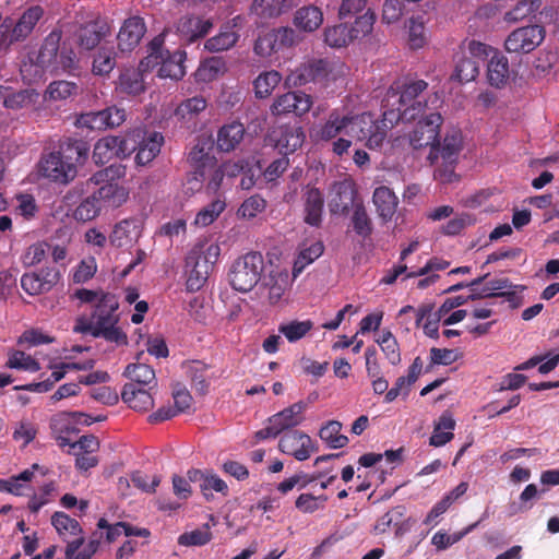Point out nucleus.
I'll use <instances>...</instances> for the list:
<instances>
[{"label": "nucleus", "instance_id": "50", "mask_svg": "<svg viewBox=\"0 0 559 559\" xmlns=\"http://www.w3.org/2000/svg\"><path fill=\"white\" fill-rule=\"evenodd\" d=\"M312 326L313 323L310 320H293L280 324L278 332L283 334L288 342L295 343L305 337L311 331Z\"/></svg>", "mask_w": 559, "mask_h": 559}, {"label": "nucleus", "instance_id": "47", "mask_svg": "<svg viewBox=\"0 0 559 559\" xmlns=\"http://www.w3.org/2000/svg\"><path fill=\"white\" fill-rule=\"evenodd\" d=\"M119 86L122 93L136 96L145 91L142 71L127 69L119 76Z\"/></svg>", "mask_w": 559, "mask_h": 559}, {"label": "nucleus", "instance_id": "61", "mask_svg": "<svg viewBox=\"0 0 559 559\" xmlns=\"http://www.w3.org/2000/svg\"><path fill=\"white\" fill-rule=\"evenodd\" d=\"M47 93L52 100H63L78 95L79 86L76 83L70 81H53L48 85Z\"/></svg>", "mask_w": 559, "mask_h": 559}, {"label": "nucleus", "instance_id": "33", "mask_svg": "<svg viewBox=\"0 0 559 559\" xmlns=\"http://www.w3.org/2000/svg\"><path fill=\"white\" fill-rule=\"evenodd\" d=\"M93 194L102 204V207L107 206L112 209L121 206L129 197V192L117 182L103 185L94 191Z\"/></svg>", "mask_w": 559, "mask_h": 559}, {"label": "nucleus", "instance_id": "34", "mask_svg": "<svg viewBox=\"0 0 559 559\" xmlns=\"http://www.w3.org/2000/svg\"><path fill=\"white\" fill-rule=\"evenodd\" d=\"M186 60V51L176 50L174 53L167 51V57L163 56L160 60V67L158 69V75L160 78H169L171 80H180L186 74V67L183 64Z\"/></svg>", "mask_w": 559, "mask_h": 559}, {"label": "nucleus", "instance_id": "25", "mask_svg": "<svg viewBox=\"0 0 559 559\" xmlns=\"http://www.w3.org/2000/svg\"><path fill=\"white\" fill-rule=\"evenodd\" d=\"M213 23L210 19L200 16H183L177 25L178 33L189 43L203 38L212 29Z\"/></svg>", "mask_w": 559, "mask_h": 559}, {"label": "nucleus", "instance_id": "45", "mask_svg": "<svg viewBox=\"0 0 559 559\" xmlns=\"http://www.w3.org/2000/svg\"><path fill=\"white\" fill-rule=\"evenodd\" d=\"M206 108V100L202 96H194L181 102L175 110L178 120L189 123Z\"/></svg>", "mask_w": 559, "mask_h": 559}, {"label": "nucleus", "instance_id": "15", "mask_svg": "<svg viewBox=\"0 0 559 559\" xmlns=\"http://www.w3.org/2000/svg\"><path fill=\"white\" fill-rule=\"evenodd\" d=\"M110 34V25L106 19L97 17L80 26L76 32L79 46L92 50Z\"/></svg>", "mask_w": 559, "mask_h": 559}, {"label": "nucleus", "instance_id": "57", "mask_svg": "<svg viewBox=\"0 0 559 559\" xmlns=\"http://www.w3.org/2000/svg\"><path fill=\"white\" fill-rule=\"evenodd\" d=\"M266 200L260 194H253L247 198L237 211V215L241 218L252 219L266 209Z\"/></svg>", "mask_w": 559, "mask_h": 559}, {"label": "nucleus", "instance_id": "48", "mask_svg": "<svg viewBox=\"0 0 559 559\" xmlns=\"http://www.w3.org/2000/svg\"><path fill=\"white\" fill-rule=\"evenodd\" d=\"M238 39L239 35L233 29V27L225 26L216 36L211 37L205 41V48L212 52L224 51L235 46Z\"/></svg>", "mask_w": 559, "mask_h": 559}, {"label": "nucleus", "instance_id": "16", "mask_svg": "<svg viewBox=\"0 0 559 559\" xmlns=\"http://www.w3.org/2000/svg\"><path fill=\"white\" fill-rule=\"evenodd\" d=\"M356 189L352 181L343 180L333 183L331 189V200L329 203L332 214H346L349 209H354L356 201Z\"/></svg>", "mask_w": 559, "mask_h": 559}, {"label": "nucleus", "instance_id": "37", "mask_svg": "<svg viewBox=\"0 0 559 559\" xmlns=\"http://www.w3.org/2000/svg\"><path fill=\"white\" fill-rule=\"evenodd\" d=\"M323 23V13L316 5H306L298 9L294 16V24L304 32H313Z\"/></svg>", "mask_w": 559, "mask_h": 559}, {"label": "nucleus", "instance_id": "21", "mask_svg": "<svg viewBox=\"0 0 559 559\" xmlns=\"http://www.w3.org/2000/svg\"><path fill=\"white\" fill-rule=\"evenodd\" d=\"M126 140L121 136L108 135L99 139L94 145L93 159L105 165L114 157L124 154Z\"/></svg>", "mask_w": 559, "mask_h": 559}, {"label": "nucleus", "instance_id": "38", "mask_svg": "<svg viewBox=\"0 0 559 559\" xmlns=\"http://www.w3.org/2000/svg\"><path fill=\"white\" fill-rule=\"evenodd\" d=\"M139 236L138 221L134 218L122 219L114 227L109 236L110 243L115 247H123Z\"/></svg>", "mask_w": 559, "mask_h": 559}, {"label": "nucleus", "instance_id": "52", "mask_svg": "<svg viewBox=\"0 0 559 559\" xmlns=\"http://www.w3.org/2000/svg\"><path fill=\"white\" fill-rule=\"evenodd\" d=\"M540 5V0H519L511 10L506 12L504 20L511 23L522 21L538 11Z\"/></svg>", "mask_w": 559, "mask_h": 559}, {"label": "nucleus", "instance_id": "20", "mask_svg": "<svg viewBox=\"0 0 559 559\" xmlns=\"http://www.w3.org/2000/svg\"><path fill=\"white\" fill-rule=\"evenodd\" d=\"M306 408L307 403L299 401L271 416L267 423H274L281 433L294 430L293 428L304 421V412Z\"/></svg>", "mask_w": 559, "mask_h": 559}, {"label": "nucleus", "instance_id": "1", "mask_svg": "<svg viewBox=\"0 0 559 559\" xmlns=\"http://www.w3.org/2000/svg\"><path fill=\"white\" fill-rule=\"evenodd\" d=\"M119 300L115 294L100 293L97 302L93 306L91 316H80L75 319L74 333L88 334L93 337H102L117 345H127V334L118 326Z\"/></svg>", "mask_w": 559, "mask_h": 559}, {"label": "nucleus", "instance_id": "63", "mask_svg": "<svg viewBox=\"0 0 559 559\" xmlns=\"http://www.w3.org/2000/svg\"><path fill=\"white\" fill-rule=\"evenodd\" d=\"M377 342L392 365H397L401 361L397 341L390 331H383Z\"/></svg>", "mask_w": 559, "mask_h": 559}, {"label": "nucleus", "instance_id": "7", "mask_svg": "<svg viewBox=\"0 0 559 559\" xmlns=\"http://www.w3.org/2000/svg\"><path fill=\"white\" fill-rule=\"evenodd\" d=\"M345 135L357 141H366L369 148L379 147L385 139V131L369 112L344 115Z\"/></svg>", "mask_w": 559, "mask_h": 559}, {"label": "nucleus", "instance_id": "18", "mask_svg": "<svg viewBox=\"0 0 559 559\" xmlns=\"http://www.w3.org/2000/svg\"><path fill=\"white\" fill-rule=\"evenodd\" d=\"M275 147L281 154L288 155L299 148L305 141L302 127L298 124H283L273 131Z\"/></svg>", "mask_w": 559, "mask_h": 559}, {"label": "nucleus", "instance_id": "30", "mask_svg": "<svg viewBox=\"0 0 559 559\" xmlns=\"http://www.w3.org/2000/svg\"><path fill=\"white\" fill-rule=\"evenodd\" d=\"M510 78V68L508 58L500 51L490 56L487 64V79L491 86L502 87Z\"/></svg>", "mask_w": 559, "mask_h": 559}, {"label": "nucleus", "instance_id": "5", "mask_svg": "<svg viewBox=\"0 0 559 559\" xmlns=\"http://www.w3.org/2000/svg\"><path fill=\"white\" fill-rule=\"evenodd\" d=\"M376 22V14L371 9H367L361 15L356 16L353 25L341 23L325 27L324 43L332 48H342L349 45L355 39L370 34Z\"/></svg>", "mask_w": 559, "mask_h": 559}, {"label": "nucleus", "instance_id": "17", "mask_svg": "<svg viewBox=\"0 0 559 559\" xmlns=\"http://www.w3.org/2000/svg\"><path fill=\"white\" fill-rule=\"evenodd\" d=\"M146 32L144 20L140 16L127 19L117 35L118 49L131 52L141 41Z\"/></svg>", "mask_w": 559, "mask_h": 559}, {"label": "nucleus", "instance_id": "44", "mask_svg": "<svg viewBox=\"0 0 559 559\" xmlns=\"http://www.w3.org/2000/svg\"><path fill=\"white\" fill-rule=\"evenodd\" d=\"M340 134L345 135L344 115H342L338 109H333L329 114L326 121L322 124L317 135L322 141H330Z\"/></svg>", "mask_w": 559, "mask_h": 559}, {"label": "nucleus", "instance_id": "64", "mask_svg": "<svg viewBox=\"0 0 559 559\" xmlns=\"http://www.w3.org/2000/svg\"><path fill=\"white\" fill-rule=\"evenodd\" d=\"M201 492L203 493L206 501L213 499L212 490L222 493L223 496L228 495V486L221 477L216 474L207 473L204 483L201 485Z\"/></svg>", "mask_w": 559, "mask_h": 559}, {"label": "nucleus", "instance_id": "32", "mask_svg": "<svg viewBox=\"0 0 559 559\" xmlns=\"http://www.w3.org/2000/svg\"><path fill=\"white\" fill-rule=\"evenodd\" d=\"M84 416L82 413H59L50 420L52 433L60 440V445L70 444V436L76 433L73 418Z\"/></svg>", "mask_w": 559, "mask_h": 559}, {"label": "nucleus", "instance_id": "29", "mask_svg": "<svg viewBox=\"0 0 559 559\" xmlns=\"http://www.w3.org/2000/svg\"><path fill=\"white\" fill-rule=\"evenodd\" d=\"M44 10L39 5H33L26 9L16 23L12 24L13 39L17 41H24L33 32L34 27L41 19Z\"/></svg>", "mask_w": 559, "mask_h": 559}, {"label": "nucleus", "instance_id": "36", "mask_svg": "<svg viewBox=\"0 0 559 559\" xmlns=\"http://www.w3.org/2000/svg\"><path fill=\"white\" fill-rule=\"evenodd\" d=\"M438 159L449 160L450 164H456L459 154L462 150V134L460 130H452L447 133L442 144L437 140Z\"/></svg>", "mask_w": 559, "mask_h": 559}, {"label": "nucleus", "instance_id": "14", "mask_svg": "<svg viewBox=\"0 0 559 559\" xmlns=\"http://www.w3.org/2000/svg\"><path fill=\"white\" fill-rule=\"evenodd\" d=\"M278 449L298 461H306L311 453L318 451V448L313 447L311 438L300 430L284 432L278 441Z\"/></svg>", "mask_w": 559, "mask_h": 559}, {"label": "nucleus", "instance_id": "56", "mask_svg": "<svg viewBox=\"0 0 559 559\" xmlns=\"http://www.w3.org/2000/svg\"><path fill=\"white\" fill-rule=\"evenodd\" d=\"M459 48L460 53L467 55L468 58H473L477 61L484 60L493 55V52L498 51L495 50L491 46L477 41L475 39H465L464 41L461 43Z\"/></svg>", "mask_w": 559, "mask_h": 559}, {"label": "nucleus", "instance_id": "26", "mask_svg": "<svg viewBox=\"0 0 559 559\" xmlns=\"http://www.w3.org/2000/svg\"><path fill=\"white\" fill-rule=\"evenodd\" d=\"M294 7V0H254L251 13L262 22L278 17Z\"/></svg>", "mask_w": 559, "mask_h": 559}, {"label": "nucleus", "instance_id": "41", "mask_svg": "<svg viewBox=\"0 0 559 559\" xmlns=\"http://www.w3.org/2000/svg\"><path fill=\"white\" fill-rule=\"evenodd\" d=\"M187 159L195 168V174L201 177L205 176L207 167H213L216 163L214 156L210 154V147H206L204 142H198L190 150Z\"/></svg>", "mask_w": 559, "mask_h": 559}, {"label": "nucleus", "instance_id": "58", "mask_svg": "<svg viewBox=\"0 0 559 559\" xmlns=\"http://www.w3.org/2000/svg\"><path fill=\"white\" fill-rule=\"evenodd\" d=\"M8 368L37 372L40 370V364L32 356L21 350H13L5 364Z\"/></svg>", "mask_w": 559, "mask_h": 559}, {"label": "nucleus", "instance_id": "31", "mask_svg": "<svg viewBox=\"0 0 559 559\" xmlns=\"http://www.w3.org/2000/svg\"><path fill=\"white\" fill-rule=\"evenodd\" d=\"M455 419L450 411H444L435 423L429 444L436 448L443 447L454 438Z\"/></svg>", "mask_w": 559, "mask_h": 559}, {"label": "nucleus", "instance_id": "3", "mask_svg": "<svg viewBox=\"0 0 559 559\" xmlns=\"http://www.w3.org/2000/svg\"><path fill=\"white\" fill-rule=\"evenodd\" d=\"M221 253L216 243L198 242L186 258L187 289L198 292L201 289Z\"/></svg>", "mask_w": 559, "mask_h": 559}, {"label": "nucleus", "instance_id": "4", "mask_svg": "<svg viewBox=\"0 0 559 559\" xmlns=\"http://www.w3.org/2000/svg\"><path fill=\"white\" fill-rule=\"evenodd\" d=\"M264 270V259L260 252H248L234 261L228 277L231 287L240 293L252 290Z\"/></svg>", "mask_w": 559, "mask_h": 559}, {"label": "nucleus", "instance_id": "55", "mask_svg": "<svg viewBox=\"0 0 559 559\" xmlns=\"http://www.w3.org/2000/svg\"><path fill=\"white\" fill-rule=\"evenodd\" d=\"M212 539L211 526L209 523L203 524L190 532H185L178 537V544L181 546H203Z\"/></svg>", "mask_w": 559, "mask_h": 559}, {"label": "nucleus", "instance_id": "53", "mask_svg": "<svg viewBox=\"0 0 559 559\" xmlns=\"http://www.w3.org/2000/svg\"><path fill=\"white\" fill-rule=\"evenodd\" d=\"M102 209V204L92 193L76 206L73 217L78 222H90L99 215Z\"/></svg>", "mask_w": 559, "mask_h": 559}, {"label": "nucleus", "instance_id": "59", "mask_svg": "<svg viewBox=\"0 0 559 559\" xmlns=\"http://www.w3.org/2000/svg\"><path fill=\"white\" fill-rule=\"evenodd\" d=\"M225 201L218 198L213 200L197 214L194 224L202 227L211 225L225 210Z\"/></svg>", "mask_w": 559, "mask_h": 559}, {"label": "nucleus", "instance_id": "23", "mask_svg": "<svg viewBox=\"0 0 559 559\" xmlns=\"http://www.w3.org/2000/svg\"><path fill=\"white\" fill-rule=\"evenodd\" d=\"M152 389L153 386L144 389L136 386L134 383H127L121 391V400L134 411L146 412L154 406Z\"/></svg>", "mask_w": 559, "mask_h": 559}, {"label": "nucleus", "instance_id": "35", "mask_svg": "<svg viewBox=\"0 0 559 559\" xmlns=\"http://www.w3.org/2000/svg\"><path fill=\"white\" fill-rule=\"evenodd\" d=\"M164 143V136L159 132H152L144 138L138 147L135 162L138 165L144 166L151 163L160 152Z\"/></svg>", "mask_w": 559, "mask_h": 559}, {"label": "nucleus", "instance_id": "49", "mask_svg": "<svg viewBox=\"0 0 559 559\" xmlns=\"http://www.w3.org/2000/svg\"><path fill=\"white\" fill-rule=\"evenodd\" d=\"M281 80L282 75L275 70L260 73L253 82L255 96L258 98L270 96Z\"/></svg>", "mask_w": 559, "mask_h": 559}, {"label": "nucleus", "instance_id": "27", "mask_svg": "<svg viewBox=\"0 0 559 559\" xmlns=\"http://www.w3.org/2000/svg\"><path fill=\"white\" fill-rule=\"evenodd\" d=\"M245 127L238 121L226 123L217 131L216 145L218 151L229 153L243 140Z\"/></svg>", "mask_w": 559, "mask_h": 559}, {"label": "nucleus", "instance_id": "22", "mask_svg": "<svg viewBox=\"0 0 559 559\" xmlns=\"http://www.w3.org/2000/svg\"><path fill=\"white\" fill-rule=\"evenodd\" d=\"M305 223L318 227L322 222L324 198L322 192L314 187H307L304 195Z\"/></svg>", "mask_w": 559, "mask_h": 559}, {"label": "nucleus", "instance_id": "40", "mask_svg": "<svg viewBox=\"0 0 559 559\" xmlns=\"http://www.w3.org/2000/svg\"><path fill=\"white\" fill-rule=\"evenodd\" d=\"M350 226L355 234L366 240L373 233V223L361 201L354 205Z\"/></svg>", "mask_w": 559, "mask_h": 559}, {"label": "nucleus", "instance_id": "10", "mask_svg": "<svg viewBox=\"0 0 559 559\" xmlns=\"http://www.w3.org/2000/svg\"><path fill=\"white\" fill-rule=\"evenodd\" d=\"M126 120V111L116 106L99 111L82 114L76 119V126L90 130H105L122 124Z\"/></svg>", "mask_w": 559, "mask_h": 559}, {"label": "nucleus", "instance_id": "42", "mask_svg": "<svg viewBox=\"0 0 559 559\" xmlns=\"http://www.w3.org/2000/svg\"><path fill=\"white\" fill-rule=\"evenodd\" d=\"M312 75L314 83L326 84L337 79V73L341 72L343 66L328 59H313L310 60Z\"/></svg>", "mask_w": 559, "mask_h": 559}, {"label": "nucleus", "instance_id": "8", "mask_svg": "<svg viewBox=\"0 0 559 559\" xmlns=\"http://www.w3.org/2000/svg\"><path fill=\"white\" fill-rule=\"evenodd\" d=\"M442 123V117L439 112L425 115L416 122L414 130L409 133V145L414 150L430 146L428 160L431 165L438 162V150L436 143L439 136V129Z\"/></svg>", "mask_w": 559, "mask_h": 559}, {"label": "nucleus", "instance_id": "2", "mask_svg": "<svg viewBox=\"0 0 559 559\" xmlns=\"http://www.w3.org/2000/svg\"><path fill=\"white\" fill-rule=\"evenodd\" d=\"M428 87L424 80L409 81L401 84L395 82L386 91L382 100V123L393 127L399 121L416 120L419 115H425L427 105L416 98Z\"/></svg>", "mask_w": 559, "mask_h": 559}, {"label": "nucleus", "instance_id": "19", "mask_svg": "<svg viewBox=\"0 0 559 559\" xmlns=\"http://www.w3.org/2000/svg\"><path fill=\"white\" fill-rule=\"evenodd\" d=\"M481 285L483 286L480 288L477 287V289H473V293L471 294L472 299L504 297L512 304H515L519 300V296L514 290H504L514 287L509 278L485 280Z\"/></svg>", "mask_w": 559, "mask_h": 559}, {"label": "nucleus", "instance_id": "60", "mask_svg": "<svg viewBox=\"0 0 559 559\" xmlns=\"http://www.w3.org/2000/svg\"><path fill=\"white\" fill-rule=\"evenodd\" d=\"M323 245L322 242H314L310 247L304 249L298 254L294 267L293 275L296 277L302 270L314 260H317L323 253Z\"/></svg>", "mask_w": 559, "mask_h": 559}, {"label": "nucleus", "instance_id": "28", "mask_svg": "<svg viewBox=\"0 0 559 559\" xmlns=\"http://www.w3.org/2000/svg\"><path fill=\"white\" fill-rule=\"evenodd\" d=\"M372 201L379 217L384 223L391 221L399 204V199L394 192L385 186L378 187L373 191Z\"/></svg>", "mask_w": 559, "mask_h": 559}, {"label": "nucleus", "instance_id": "39", "mask_svg": "<svg viewBox=\"0 0 559 559\" xmlns=\"http://www.w3.org/2000/svg\"><path fill=\"white\" fill-rule=\"evenodd\" d=\"M479 74V64L478 61L468 58L467 55L460 53L456 55L455 67L451 79L460 82V83H468L474 81Z\"/></svg>", "mask_w": 559, "mask_h": 559}, {"label": "nucleus", "instance_id": "24", "mask_svg": "<svg viewBox=\"0 0 559 559\" xmlns=\"http://www.w3.org/2000/svg\"><path fill=\"white\" fill-rule=\"evenodd\" d=\"M63 158L64 165L68 164L71 168L76 169V164L86 159L88 155L87 143L81 139L66 138L59 141L58 148L56 150Z\"/></svg>", "mask_w": 559, "mask_h": 559}, {"label": "nucleus", "instance_id": "6", "mask_svg": "<svg viewBox=\"0 0 559 559\" xmlns=\"http://www.w3.org/2000/svg\"><path fill=\"white\" fill-rule=\"evenodd\" d=\"M60 36L50 33L44 40L38 56L37 63L51 73L61 72L71 73L76 69V55L71 48L59 50Z\"/></svg>", "mask_w": 559, "mask_h": 559}, {"label": "nucleus", "instance_id": "62", "mask_svg": "<svg viewBox=\"0 0 559 559\" xmlns=\"http://www.w3.org/2000/svg\"><path fill=\"white\" fill-rule=\"evenodd\" d=\"M408 43L413 49L421 48L426 44L425 22L423 16H412L408 20Z\"/></svg>", "mask_w": 559, "mask_h": 559}, {"label": "nucleus", "instance_id": "9", "mask_svg": "<svg viewBox=\"0 0 559 559\" xmlns=\"http://www.w3.org/2000/svg\"><path fill=\"white\" fill-rule=\"evenodd\" d=\"M546 31L542 25L522 26L511 32L504 40V47L511 53H530L545 39Z\"/></svg>", "mask_w": 559, "mask_h": 559}, {"label": "nucleus", "instance_id": "11", "mask_svg": "<svg viewBox=\"0 0 559 559\" xmlns=\"http://www.w3.org/2000/svg\"><path fill=\"white\" fill-rule=\"evenodd\" d=\"M60 271L55 266H46L37 272L25 273L21 277V286L29 296L50 292L60 281Z\"/></svg>", "mask_w": 559, "mask_h": 559}, {"label": "nucleus", "instance_id": "46", "mask_svg": "<svg viewBox=\"0 0 559 559\" xmlns=\"http://www.w3.org/2000/svg\"><path fill=\"white\" fill-rule=\"evenodd\" d=\"M342 424L329 420L319 431V437L331 449H341L348 443V438L341 433Z\"/></svg>", "mask_w": 559, "mask_h": 559}, {"label": "nucleus", "instance_id": "51", "mask_svg": "<svg viewBox=\"0 0 559 559\" xmlns=\"http://www.w3.org/2000/svg\"><path fill=\"white\" fill-rule=\"evenodd\" d=\"M266 286L269 287V299L271 304L278 302L289 286L288 273L271 272Z\"/></svg>", "mask_w": 559, "mask_h": 559}, {"label": "nucleus", "instance_id": "13", "mask_svg": "<svg viewBox=\"0 0 559 559\" xmlns=\"http://www.w3.org/2000/svg\"><path fill=\"white\" fill-rule=\"evenodd\" d=\"M38 173L41 177L53 182L67 185L76 176V169L64 165L63 158L53 150L43 154L38 162Z\"/></svg>", "mask_w": 559, "mask_h": 559}, {"label": "nucleus", "instance_id": "54", "mask_svg": "<svg viewBox=\"0 0 559 559\" xmlns=\"http://www.w3.org/2000/svg\"><path fill=\"white\" fill-rule=\"evenodd\" d=\"M51 524L59 535L69 533L70 535L78 536L83 533L80 523L64 512H55L51 516Z\"/></svg>", "mask_w": 559, "mask_h": 559}, {"label": "nucleus", "instance_id": "12", "mask_svg": "<svg viewBox=\"0 0 559 559\" xmlns=\"http://www.w3.org/2000/svg\"><path fill=\"white\" fill-rule=\"evenodd\" d=\"M312 97L301 91L287 92L277 96L272 106L271 112L274 116L294 115L301 117L312 107Z\"/></svg>", "mask_w": 559, "mask_h": 559}, {"label": "nucleus", "instance_id": "43", "mask_svg": "<svg viewBox=\"0 0 559 559\" xmlns=\"http://www.w3.org/2000/svg\"><path fill=\"white\" fill-rule=\"evenodd\" d=\"M123 376L131 380L136 386L144 388L151 383L156 385L154 369L146 364H130L127 366Z\"/></svg>", "mask_w": 559, "mask_h": 559}]
</instances>
